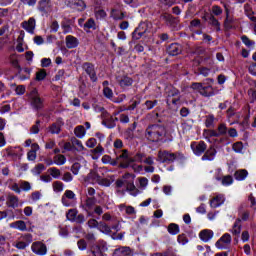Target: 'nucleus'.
Returning a JSON list of instances; mask_svg holds the SVG:
<instances>
[{"label": "nucleus", "mask_w": 256, "mask_h": 256, "mask_svg": "<svg viewBox=\"0 0 256 256\" xmlns=\"http://www.w3.org/2000/svg\"><path fill=\"white\" fill-rule=\"evenodd\" d=\"M166 133L167 131L165 130L164 126L154 124L146 128L145 137L148 139V141L157 142L161 141Z\"/></svg>", "instance_id": "obj_1"}, {"label": "nucleus", "mask_w": 256, "mask_h": 256, "mask_svg": "<svg viewBox=\"0 0 256 256\" xmlns=\"http://www.w3.org/2000/svg\"><path fill=\"white\" fill-rule=\"evenodd\" d=\"M183 159H185V155L181 152L173 153L167 150L158 151L157 161H159V163H167L169 165L177 160L183 161Z\"/></svg>", "instance_id": "obj_2"}, {"label": "nucleus", "mask_w": 256, "mask_h": 256, "mask_svg": "<svg viewBox=\"0 0 256 256\" xmlns=\"http://www.w3.org/2000/svg\"><path fill=\"white\" fill-rule=\"evenodd\" d=\"M116 160L120 163V167L123 169H127L130 165H133V158L129 156V151L127 149H123L115 152Z\"/></svg>", "instance_id": "obj_3"}, {"label": "nucleus", "mask_w": 256, "mask_h": 256, "mask_svg": "<svg viewBox=\"0 0 256 256\" xmlns=\"http://www.w3.org/2000/svg\"><path fill=\"white\" fill-rule=\"evenodd\" d=\"M29 99L32 107L34 109H41L43 108V99L39 97V92L37 91L36 88H33L29 94Z\"/></svg>", "instance_id": "obj_4"}, {"label": "nucleus", "mask_w": 256, "mask_h": 256, "mask_svg": "<svg viewBox=\"0 0 256 256\" xmlns=\"http://www.w3.org/2000/svg\"><path fill=\"white\" fill-rule=\"evenodd\" d=\"M30 243H33V236L31 234H24L20 237V240L15 242L14 247L23 250L27 249Z\"/></svg>", "instance_id": "obj_5"}, {"label": "nucleus", "mask_w": 256, "mask_h": 256, "mask_svg": "<svg viewBox=\"0 0 256 256\" xmlns=\"http://www.w3.org/2000/svg\"><path fill=\"white\" fill-rule=\"evenodd\" d=\"M31 251L34 255L45 256L47 254V245L41 241L33 242Z\"/></svg>", "instance_id": "obj_6"}, {"label": "nucleus", "mask_w": 256, "mask_h": 256, "mask_svg": "<svg viewBox=\"0 0 256 256\" xmlns=\"http://www.w3.org/2000/svg\"><path fill=\"white\" fill-rule=\"evenodd\" d=\"M76 195L72 190H66L61 197V203L64 207L73 206V201H75Z\"/></svg>", "instance_id": "obj_7"}, {"label": "nucleus", "mask_w": 256, "mask_h": 256, "mask_svg": "<svg viewBox=\"0 0 256 256\" xmlns=\"http://www.w3.org/2000/svg\"><path fill=\"white\" fill-rule=\"evenodd\" d=\"M65 5L77 11H85L87 9V4L83 0H65Z\"/></svg>", "instance_id": "obj_8"}, {"label": "nucleus", "mask_w": 256, "mask_h": 256, "mask_svg": "<svg viewBox=\"0 0 256 256\" xmlns=\"http://www.w3.org/2000/svg\"><path fill=\"white\" fill-rule=\"evenodd\" d=\"M231 234L229 233H225L216 243H215V247H217V249H227L230 245H231Z\"/></svg>", "instance_id": "obj_9"}, {"label": "nucleus", "mask_w": 256, "mask_h": 256, "mask_svg": "<svg viewBox=\"0 0 256 256\" xmlns=\"http://www.w3.org/2000/svg\"><path fill=\"white\" fill-rule=\"evenodd\" d=\"M82 68L85 71V73H87V75H89L91 81H93V83H95L97 81V73L95 72V65H93L92 63H89V62H85L82 65Z\"/></svg>", "instance_id": "obj_10"}, {"label": "nucleus", "mask_w": 256, "mask_h": 256, "mask_svg": "<svg viewBox=\"0 0 256 256\" xmlns=\"http://www.w3.org/2000/svg\"><path fill=\"white\" fill-rule=\"evenodd\" d=\"M191 149L194 153V155H203L205 151H207V144L203 141L200 142H192L191 143Z\"/></svg>", "instance_id": "obj_11"}, {"label": "nucleus", "mask_w": 256, "mask_h": 256, "mask_svg": "<svg viewBox=\"0 0 256 256\" xmlns=\"http://www.w3.org/2000/svg\"><path fill=\"white\" fill-rule=\"evenodd\" d=\"M97 204V198L95 197H87L84 201V205H82L84 211L88 212V215H91V211L95 209V205Z\"/></svg>", "instance_id": "obj_12"}, {"label": "nucleus", "mask_w": 256, "mask_h": 256, "mask_svg": "<svg viewBox=\"0 0 256 256\" xmlns=\"http://www.w3.org/2000/svg\"><path fill=\"white\" fill-rule=\"evenodd\" d=\"M179 101H181V98L179 97V90L175 88H171L168 92V103H172L173 105H179Z\"/></svg>", "instance_id": "obj_13"}, {"label": "nucleus", "mask_w": 256, "mask_h": 256, "mask_svg": "<svg viewBox=\"0 0 256 256\" xmlns=\"http://www.w3.org/2000/svg\"><path fill=\"white\" fill-rule=\"evenodd\" d=\"M6 205L11 209H17V207H19V197L13 194L8 195L6 198Z\"/></svg>", "instance_id": "obj_14"}, {"label": "nucleus", "mask_w": 256, "mask_h": 256, "mask_svg": "<svg viewBox=\"0 0 256 256\" xmlns=\"http://www.w3.org/2000/svg\"><path fill=\"white\" fill-rule=\"evenodd\" d=\"M223 203H225V195L218 194L210 200V207L217 209V207H221Z\"/></svg>", "instance_id": "obj_15"}, {"label": "nucleus", "mask_w": 256, "mask_h": 256, "mask_svg": "<svg viewBox=\"0 0 256 256\" xmlns=\"http://www.w3.org/2000/svg\"><path fill=\"white\" fill-rule=\"evenodd\" d=\"M35 18H29L28 21L22 22V27L27 31L28 33H35Z\"/></svg>", "instance_id": "obj_16"}, {"label": "nucleus", "mask_w": 256, "mask_h": 256, "mask_svg": "<svg viewBox=\"0 0 256 256\" xmlns=\"http://www.w3.org/2000/svg\"><path fill=\"white\" fill-rule=\"evenodd\" d=\"M67 49H75L79 47V39L73 35H68L65 38Z\"/></svg>", "instance_id": "obj_17"}, {"label": "nucleus", "mask_w": 256, "mask_h": 256, "mask_svg": "<svg viewBox=\"0 0 256 256\" xmlns=\"http://www.w3.org/2000/svg\"><path fill=\"white\" fill-rule=\"evenodd\" d=\"M217 155V150L215 147L210 146V148L202 156V161H214Z\"/></svg>", "instance_id": "obj_18"}, {"label": "nucleus", "mask_w": 256, "mask_h": 256, "mask_svg": "<svg viewBox=\"0 0 256 256\" xmlns=\"http://www.w3.org/2000/svg\"><path fill=\"white\" fill-rule=\"evenodd\" d=\"M118 83L122 89H127L133 85V79L129 76H122L118 78Z\"/></svg>", "instance_id": "obj_19"}, {"label": "nucleus", "mask_w": 256, "mask_h": 256, "mask_svg": "<svg viewBox=\"0 0 256 256\" xmlns=\"http://www.w3.org/2000/svg\"><path fill=\"white\" fill-rule=\"evenodd\" d=\"M38 9L42 13H48L51 10V1L50 0H40L38 2Z\"/></svg>", "instance_id": "obj_20"}, {"label": "nucleus", "mask_w": 256, "mask_h": 256, "mask_svg": "<svg viewBox=\"0 0 256 256\" xmlns=\"http://www.w3.org/2000/svg\"><path fill=\"white\" fill-rule=\"evenodd\" d=\"M199 238L201 241H204V243H207L213 239V230H202L199 233Z\"/></svg>", "instance_id": "obj_21"}, {"label": "nucleus", "mask_w": 256, "mask_h": 256, "mask_svg": "<svg viewBox=\"0 0 256 256\" xmlns=\"http://www.w3.org/2000/svg\"><path fill=\"white\" fill-rule=\"evenodd\" d=\"M9 227L11 229H18V231H26L27 230V224L23 220H18L13 223H10Z\"/></svg>", "instance_id": "obj_22"}, {"label": "nucleus", "mask_w": 256, "mask_h": 256, "mask_svg": "<svg viewBox=\"0 0 256 256\" xmlns=\"http://www.w3.org/2000/svg\"><path fill=\"white\" fill-rule=\"evenodd\" d=\"M167 53L168 55H172V56L179 55V53H181V46L177 43L170 44L167 47Z\"/></svg>", "instance_id": "obj_23"}, {"label": "nucleus", "mask_w": 256, "mask_h": 256, "mask_svg": "<svg viewBox=\"0 0 256 256\" xmlns=\"http://www.w3.org/2000/svg\"><path fill=\"white\" fill-rule=\"evenodd\" d=\"M88 181H91V183H98L101 181V175H99V170H92L87 175Z\"/></svg>", "instance_id": "obj_24"}, {"label": "nucleus", "mask_w": 256, "mask_h": 256, "mask_svg": "<svg viewBox=\"0 0 256 256\" xmlns=\"http://www.w3.org/2000/svg\"><path fill=\"white\" fill-rule=\"evenodd\" d=\"M110 17H112V19H114L115 21H123V19L125 18V12H121L117 9H112Z\"/></svg>", "instance_id": "obj_25"}, {"label": "nucleus", "mask_w": 256, "mask_h": 256, "mask_svg": "<svg viewBox=\"0 0 256 256\" xmlns=\"http://www.w3.org/2000/svg\"><path fill=\"white\" fill-rule=\"evenodd\" d=\"M247 175H249V172L246 169H240L235 172L234 177L236 181H245Z\"/></svg>", "instance_id": "obj_26"}, {"label": "nucleus", "mask_w": 256, "mask_h": 256, "mask_svg": "<svg viewBox=\"0 0 256 256\" xmlns=\"http://www.w3.org/2000/svg\"><path fill=\"white\" fill-rule=\"evenodd\" d=\"M203 137L207 141H211V137H219V134H217V130L205 129L203 131Z\"/></svg>", "instance_id": "obj_27"}, {"label": "nucleus", "mask_w": 256, "mask_h": 256, "mask_svg": "<svg viewBox=\"0 0 256 256\" xmlns=\"http://www.w3.org/2000/svg\"><path fill=\"white\" fill-rule=\"evenodd\" d=\"M98 229L100 230L101 233H104L105 235H111V227L103 221L99 222Z\"/></svg>", "instance_id": "obj_28"}, {"label": "nucleus", "mask_w": 256, "mask_h": 256, "mask_svg": "<svg viewBox=\"0 0 256 256\" xmlns=\"http://www.w3.org/2000/svg\"><path fill=\"white\" fill-rule=\"evenodd\" d=\"M105 151V149L103 148V146L98 145L96 148H94L93 150H91L92 153V159H99V156L103 155V152Z\"/></svg>", "instance_id": "obj_29"}, {"label": "nucleus", "mask_w": 256, "mask_h": 256, "mask_svg": "<svg viewBox=\"0 0 256 256\" xmlns=\"http://www.w3.org/2000/svg\"><path fill=\"white\" fill-rule=\"evenodd\" d=\"M89 29H92L93 31L97 29V24L93 18L88 19L86 23H84V31H89Z\"/></svg>", "instance_id": "obj_30"}, {"label": "nucleus", "mask_w": 256, "mask_h": 256, "mask_svg": "<svg viewBox=\"0 0 256 256\" xmlns=\"http://www.w3.org/2000/svg\"><path fill=\"white\" fill-rule=\"evenodd\" d=\"M71 142H72L73 149H75L76 151H84L85 146H83V143L81 142V140H78L77 138H72Z\"/></svg>", "instance_id": "obj_31"}, {"label": "nucleus", "mask_w": 256, "mask_h": 256, "mask_svg": "<svg viewBox=\"0 0 256 256\" xmlns=\"http://www.w3.org/2000/svg\"><path fill=\"white\" fill-rule=\"evenodd\" d=\"M235 18L233 16H227L224 21L225 29H233L235 27Z\"/></svg>", "instance_id": "obj_32"}, {"label": "nucleus", "mask_w": 256, "mask_h": 256, "mask_svg": "<svg viewBox=\"0 0 256 256\" xmlns=\"http://www.w3.org/2000/svg\"><path fill=\"white\" fill-rule=\"evenodd\" d=\"M52 188L54 193H61L63 192V189H65V184H63L61 181H55L52 184Z\"/></svg>", "instance_id": "obj_33"}, {"label": "nucleus", "mask_w": 256, "mask_h": 256, "mask_svg": "<svg viewBox=\"0 0 256 256\" xmlns=\"http://www.w3.org/2000/svg\"><path fill=\"white\" fill-rule=\"evenodd\" d=\"M54 163L55 165H59V166L65 165V163H67V158L63 154H58L54 156Z\"/></svg>", "instance_id": "obj_34"}, {"label": "nucleus", "mask_w": 256, "mask_h": 256, "mask_svg": "<svg viewBox=\"0 0 256 256\" xmlns=\"http://www.w3.org/2000/svg\"><path fill=\"white\" fill-rule=\"evenodd\" d=\"M74 134L76 135V137H78L79 139H83L85 137V126L80 125L77 126L74 129Z\"/></svg>", "instance_id": "obj_35"}, {"label": "nucleus", "mask_w": 256, "mask_h": 256, "mask_svg": "<svg viewBox=\"0 0 256 256\" xmlns=\"http://www.w3.org/2000/svg\"><path fill=\"white\" fill-rule=\"evenodd\" d=\"M232 234L233 235H240L241 234V219H237L234 222L233 228H232Z\"/></svg>", "instance_id": "obj_36"}, {"label": "nucleus", "mask_w": 256, "mask_h": 256, "mask_svg": "<svg viewBox=\"0 0 256 256\" xmlns=\"http://www.w3.org/2000/svg\"><path fill=\"white\" fill-rule=\"evenodd\" d=\"M200 94H202L203 97H213V95H215V93L213 92V87L211 86H205Z\"/></svg>", "instance_id": "obj_37"}, {"label": "nucleus", "mask_w": 256, "mask_h": 256, "mask_svg": "<svg viewBox=\"0 0 256 256\" xmlns=\"http://www.w3.org/2000/svg\"><path fill=\"white\" fill-rule=\"evenodd\" d=\"M126 191H129L130 195H132L133 197H137L139 193V189H137V187H135V184L133 183H130L126 186Z\"/></svg>", "instance_id": "obj_38"}, {"label": "nucleus", "mask_w": 256, "mask_h": 256, "mask_svg": "<svg viewBox=\"0 0 256 256\" xmlns=\"http://www.w3.org/2000/svg\"><path fill=\"white\" fill-rule=\"evenodd\" d=\"M49 175L53 177L54 179H59L61 177V170H59L56 167H51L48 169Z\"/></svg>", "instance_id": "obj_39"}, {"label": "nucleus", "mask_w": 256, "mask_h": 256, "mask_svg": "<svg viewBox=\"0 0 256 256\" xmlns=\"http://www.w3.org/2000/svg\"><path fill=\"white\" fill-rule=\"evenodd\" d=\"M161 19L165 21L167 25H173V23H175V17L171 14L165 13L161 16Z\"/></svg>", "instance_id": "obj_40"}, {"label": "nucleus", "mask_w": 256, "mask_h": 256, "mask_svg": "<svg viewBox=\"0 0 256 256\" xmlns=\"http://www.w3.org/2000/svg\"><path fill=\"white\" fill-rule=\"evenodd\" d=\"M41 197H43V194L39 191H34L31 193L29 199L31 203H37V201H40Z\"/></svg>", "instance_id": "obj_41"}, {"label": "nucleus", "mask_w": 256, "mask_h": 256, "mask_svg": "<svg viewBox=\"0 0 256 256\" xmlns=\"http://www.w3.org/2000/svg\"><path fill=\"white\" fill-rule=\"evenodd\" d=\"M229 129H227V124L221 123L218 125L217 128V135L218 137H221V135H225L228 132Z\"/></svg>", "instance_id": "obj_42"}, {"label": "nucleus", "mask_w": 256, "mask_h": 256, "mask_svg": "<svg viewBox=\"0 0 256 256\" xmlns=\"http://www.w3.org/2000/svg\"><path fill=\"white\" fill-rule=\"evenodd\" d=\"M137 181L139 183V189H147V185H149V179L146 177H138Z\"/></svg>", "instance_id": "obj_43"}, {"label": "nucleus", "mask_w": 256, "mask_h": 256, "mask_svg": "<svg viewBox=\"0 0 256 256\" xmlns=\"http://www.w3.org/2000/svg\"><path fill=\"white\" fill-rule=\"evenodd\" d=\"M205 125L208 129L211 127H215V116L213 115L206 116Z\"/></svg>", "instance_id": "obj_44"}, {"label": "nucleus", "mask_w": 256, "mask_h": 256, "mask_svg": "<svg viewBox=\"0 0 256 256\" xmlns=\"http://www.w3.org/2000/svg\"><path fill=\"white\" fill-rule=\"evenodd\" d=\"M61 27H62V30H63L64 34L73 32V28H71V24H69V22H67V21H62L61 22Z\"/></svg>", "instance_id": "obj_45"}, {"label": "nucleus", "mask_w": 256, "mask_h": 256, "mask_svg": "<svg viewBox=\"0 0 256 256\" xmlns=\"http://www.w3.org/2000/svg\"><path fill=\"white\" fill-rule=\"evenodd\" d=\"M168 233H170V235H177L179 233V225L171 223L168 226Z\"/></svg>", "instance_id": "obj_46"}, {"label": "nucleus", "mask_w": 256, "mask_h": 256, "mask_svg": "<svg viewBox=\"0 0 256 256\" xmlns=\"http://www.w3.org/2000/svg\"><path fill=\"white\" fill-rule=\"evenodd\" d=\"M20 185V189H22V191L28 192L31 191L32 187H31V183H29L28 181L25 180H21L19 182Z\"/></svg>", "instance_id": "obj_47"}, {"label": "nucleus", "mask_w": 256, "mask_h": 256, "mask_svg": "<svg viewBox=\"0 0 256 256\" xmlns=\"http://www.w3.org/2000/svg\"><path fill=\"white\" fill-rule=\"evenodd\" d=\"M9 59L12 67H15V69H21V66L19 65V60L17 59V56L15 54L10 55Z\"/></svg>", "instance_id": "obj_48"}, {"label": "nucleus", "mask_w": 256, "mask_h": 256, "mask_svg": "<svg viewBox=\"0 0 256 256\" xmlns=\"http://www.w3.org/2000/svg\"><path fill=\"white\" fill-rule=\"evenodd\" d=\"M43 171H45V165L43 164H38L36 165L33 169H32V173L34 175H41V173H43Z\"/></svg>", "instance_id": "obj_49"}, {"label": "nucleus", "mask_w": 256, "mask_h": 256, "mask_svg": "<svg viewBox=\"0 0 256 256\" xmlns=\"http://www.w3.org/2000/svg\"><path fill=\"white\" fill-rule=\"evenodd\" d=\"M66 217L69 221H75V219H77V209H70L67 212Z\"/></svg>", "instance_id": "obj_50"}, {"label": "nucleus", "mask_w": 256, "mask_h": 256, "mask_svg": "<svg viewBox=\"0 0 256 256\" xmlns=\"http://www.w3.org/2000/svg\"><path fill=\"white\" fill-rule=\"evenodd\" d=\"M145 160V154L143 153H137L133 158H132V163H143Z\"/></svg>", "instance_id": "obj_51"}, {"label": "nucleus", "mask_w": 256, "mask_h": 256, "mask_svg": "<svg viewBox=\"0 0 256 256\" xmlns=\"http://www.w3.org/2000/svg\"><path fill=\"white\" fill-rule=\"evenodd\" d=\"M210 23L213 27L216 28V31H221V23H219V20H217L215 16L210 17Z\"/></svg>", "instance_id": "obj_52"}, {"label": "nucleus", "mask_w": 256, "mask_h": 256, "mask_svg": "<svg viewBox=\"0 0 256 256\" xmlns=\"http://www.w3.org/2000/svg\"><path fill=\"white\" fill-rule=\"evenodd\" d=\"M242 43L246 45V47H253L255 45V41L249 39L246 35L241 37Z\"/></svg>", "instance_id": "obj_53"}, {"label": "nucleus", "mask_w": 256, "mask_h": 256, "mask_svg": "<svg viewBox=\"0 0 256 256\" xmlns=\"http://www.w3.org/2000/svg\"><path fill=\"white\" fill-rule=\"evenodd\" d=\"M49 131L52 133V135H59V133H61V128L54 123L49 127Z\"/></svg>", "instance_id": "obj_54"}, {"label": "nucleus", "mask_w": 256, "mask_h": 256, "mask_svg": "<svg viewBox=\"0 0 256 256\" xmlns=\"http://www.w3.org/2000/svg\"><path fill=\"white\" fill-rule=\"evenodd\" d=\"M222 185L226 187L229 185H233V177L231 175L224 176L222 178Z\"/></svg>", "instance_id": "obj_55"}, {"label": "nucleus", "mask_w": 256, "mask_h": 256, "mask_svg": "<svg viewBox=\"0 0 256 256\" xmlns=\"http://www.w3.org/2000/svg\"><path fill=\"white\" fill-rule=\"evenodd\" d=\"M47 77V72L42 69L36 73V81H43Z\"/></svg>", "instance_id": "obj_56"}, {"label": "nucleus", "mask_w": 256, "mask_h": 256, "mask_svg": "<svg viewBox=\"0 0 256 256\" xmlns=\"http://www.w3.org/2000/svg\"><path fill=\"white\" fill-rule=\"evenodd\" d=\"M177 241L180 245H187V243H189V239H187L185 234H180Z\"/></svg>", "instance_id": "obj_57"}, {"label": "nucleus", "mask_w": 256, "mask_h": 256, "mask_svg": "<svg viewBox=\"0 0 256 256\" xmlns=\"http://www.w3.org/2000/svg\"><path fill=\"white\" fill-rule=\"evenodd\" d=\"M88 227H90V229H95V228H99V222L96 219H90L87 222Z\"/></svg>", "instance_id": "obj_58"}, {"label": "nucleus", "mask_w": 256, "mask_h": 256, "mask_svg": "<svg viewBox=\"0 0 256 256\" xmlns=\"http://www.w3.org/2000/svg\"><path fill=\"white\" fill-rule=\"evenodd\" d=\"M103 94L107 97V99H113V90H111V88L104 87Z\"/></svg>", "instance_id": "obj_59"}, {"label": "nucleus", "mask_w": 256, "mask_h": 256, "mask_svg": "<svg viewBox=\"0 0 256 256\" xmlns=\"http://www.w3.org/2000/svg\"><path fill=\"white\" fill-rule=\"evenodd\" d=\"M62 181H65V183H71V181H73V174L70 172H65L62 177Z\"/></svg>", "instance_id": "obj_60"}, {"label": "nucleus", "mask_w": 256, "mask_h": 256, "mask_svg": "<svg viewBox=\"0 0 256 256\" xmlns=\"http://www.w3.org/2000/svg\"><path fill=\"white\" fill-rule=\"evenodd\" d=\"M233 151L236 153H241L243 151V143L242 142H236L233 144Z\"/></svg>", "instance_id": "obj_61"}, {"label": "nucleus", "mask_w": 256, "mask_h": 256, "mask_svg": "<svg viewBox=\"0 0 256 256\" xmlns=\"http://www.w3.org/2000/svg\"><path fill=\"white\" fill-rule=\"evenodd\" d=\"M39 123H41V121H36V124H34L31 128H30V133H32V135H37V133H39Z\"/></svg>", "instance_id": "obj_62"}, {"label": "nucleus", "mask_w": 256, "mask_h": 256, "mask_svg": "<svg viewBox=\"0 0 256 256\" xmlns=\"http://www.w3.org/2000/svg\"><path fill=\"white\" fill-rule=\"evenodd\" d=\"M248 95L250 97L251 103H255V101H256V90L253 89V88H250L248 90Z\"/></svg>", "instance_id": "obj_63"}, {"label": "nucleus", "mask_w": 256, "mask_h": 256, "mask_svg": "<svg viewBox=\"0 0 256 256\" xmlns=\"http://www.w3.org/2000/svg\"><path fill=\"white\" fill-rule=\"evenodd\" d=\"M78 245V249H80V251H85V249H87V242L84 239H80L77 242Z\"/></svg>", "instance_id": "obj_64"}]
</instances>
